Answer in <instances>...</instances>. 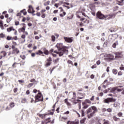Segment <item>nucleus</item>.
<instances>
[{
	"label": "nucleus",
	"instance_id": "nucleus-7",
	"mask_svg": "<svg viewBox=\"0 0 124 124\" xmlns=\"http://www.w3.org/2000/svg\"><path fill=\"white\" fill-rule=\"evenodd\" d=\"M96 16L97 18L100 20H106L108 16L104 15L103 14L101 13V12L98 11L97 12Z\"/></svg>",
	"mask_w": 124,
	"mask_h": 124
},
{
	"label": "nucleus",
	"instance_id": "nucleus-55",
	"mask_svg": "<svg viewBox=\"0 0 124 124\" xmlns=\"http://www.w3.org/2000/svg\"><path fill=\"white\" fill-rule=\"evenodd\" d=\"M0 37H1L2 38H4V37H5V35H4L3 33H1L0 34Z\"/></svg>",
	"mask_w": 124,
	"mask_h": 124
},
{
	"label": "nucleus",
	"instance_id": "nucleus-19",
	"mask_svg": "<svg viewBox=\"0 0 124 124\" xmlns=\"http://www.w3.org/2000/svg\"><path fill=\"white\" fill-rule=\"evenodd\" d=\"M89 6L92 11H95V5L94 3L90 4Z\"/></svg>",
	"mask_w": 124,
	"mask_h": 124
},
{
	"label": "nucleus",
	"instance_id": "nucleus-33",
	"mask_svg": "<svg viewBox=\"0 0 124 124\" xmlns=\"http://www.w3.org/2000/svg\"><path fill=\"white\" fill-rule=\"evenodd\" d=\"M112 73H113V74H114L115 75H116V74H117L118 73V70L116 69H113L112 70Z\"/></svg>",
	"mask_w": 124,
	"mask_h": 124
},
{
	"label": "nucleus",
	"instance_id": "nucleus-38",
	"mask_svg": "<svg viewBox=\"0 0 124 124\" xmlns=\"http://www.w3.org/2000/svg\"><path fill=\"white\" fill-rule=\"evenodd\" d=\"M65 103H66V104H67V105L68 106H70V104L69 103V102H68V100L67 99H65L64 100Z\"/></svg>",
	"mask_w": 124,
	"mask_h": 124
},
{
	"label": "nucleus",
	"instance_id": "nucleus-25",
	"mask_svg": "<svg viewBox=\"0 0 124 124\" xmlns=\"http://www.w3.org/2000/svg\"><path fill=\"white\" fill-rule=\"evenodd\" d=\"M76 25L78 26V27H83L84 26V24L83 22H77L76 23Z\"/></svg>",
	"mask_w": 124,
	"mask_h": 124
},
{
	"label": "nucleus",
	"instance_id": "nucleus-22",
	"mask_svg": "<svg viewBox=\"0 0 124 124\" xmlns=\"http://www.w3.org/2000/svg\"><path fill=\"white\" fill-rule=\"evenodd\" d=\"M112 119L114 122H119V121H121V119L117 117V116H113Z\"/></svg>",
	"mask_w": 124,
	"mask_h": 124
},
{
	"label": "nucleus",
	"instance_id": "nucleus-18",
	"mask_svg": "<svg viewBox=\"0 0 124 124\" xmlns=\"http://www.w3.org/2000/svg\"><path fill=\"white\" fill-rule=\"evenodd\" d=\"M28 13H34L35 11L34 10H33V8L32 7V6L29 5V9L28 10Z\"/></svg>",
	"mask_w": 124,
	"mask_h": 124
},
{
	"label": "nucleus",
	"instance_id": "nucleus-28",
	"mask_svg": "<svg viewBox=\"0 0 124 124\" xmlns=\"http://www.w3.org/2000/svg\"><path fill=\"white\" fill-rule=\"evenodd\" d=\"M86 120H87V118H83L80 121V124H85V122H86Z\"/></svg>",
	"mask_w": 124,
	"mask_h": 124
},
{
	"label": "nucleus",
	"instance_id": "nucleus-12",
	"mask_svg": "<svg viewBox=\"0 0 124 124\" xmlns=\"http://www.w3.org/2000/svg\"><path fill=\"white\" fill-rule=\"evenodd\" d=\"M114 54L115 56L114 57V59H122L123 58V52L121 51H118L114 52Z\"/></svg>",
	"mask_w": 124,
	"mask_h": 124
},
{
	"label": "nucleus",
	"instance_id": "nucleus-20",
	"mask_svg": "<svg viewBox=\"0 0 124 124\" xmlns=\"http://www.w3.org/2000/svg\"><path fill=\"white\" fill-rule=\"evenodd\" d=\"M108 17H107L108 20L110 19H112V18H115L116 16V14L115 13H111L108 15Z\"/></svg>",
	"mask_w": 124,
	"mask_h": 124
},
{
	"label": "nucleus",
	"instance_id": "nucleus-26",
	"mask_svg": "<svg viewBox=\"0 0 124 124\" xmlns=\"http://www.w3.org/2000/svg\"><path fill=\"white\" fill-rule=\"evenodd\" d=\"M28 100L26 98H22L21 99V103H27Z\"/></svg>",
	"mask_w": 124,
	"mask_h": 124
},
{
	"label": "nucleus",
	"instance_id": "nucleus-47",
	"mask_svg": "<svg viewBox=\"0 0 124 124\" xmlns=\"http://www.w3.org/2000/svg\"><path fill=\"white\" fill-rule=\"evenodd\" d=\"M81 117H85V110L84 109L81 110Z\"/></svg>",
	"mask_w": 124,
	"mask_h": 124
},
{
	"label": "nucleus",
	"instance_id": "nucleus-23",
	"mask_svg": "<svg viewBox=\"0 0 124 124\" xmlns=\"http://www.w3.org/2000/svg\"><path fill=\"white\" fill-rule=\"evenodd\" d=\"M124 0H121V1H117V4L118 5H124Z\"/></svg>",
	"mask_w": 124,
	"mask_h": 124
},
{
	"label": "nucleus",
	"instance_id": "nucleus-10",
	"mask_svg": "<svg viewBox=\"0 0 124 124\" xmlns=\"http://www.w3.org/2000/svg\"><path fill=\"white\" fill-rule=\"evenodd\" d=\"M12 49L13 50L12 52V55H18V54L20 53V50L18 48L15 47V46H12Z\"/></svg>",
	"mask_w": 124,
	"mask_h": 124
},
{
	"label": "nucleus",
	"instance_id": "nucleus-4",
	"mask_svg": "<svg viewBox=\"0 0 124 124\" xmlns=\"http://www.w3.org/2000/svg\"><path fill=\"white\" fill-rule=\"evenodd\" d=\"M94 95H93L91 97L90 99H86L85 101L82 103V105L83 106L84 109H87L89 107L88 104H91L92 103V101H94Z\"/></svg>",
	"mask_w": 124,
	"mask_h": 124
},
{
	"label": "nucleus",
	"instance_id": "nucleus-44",
	"mask_svg": "<svg viewBox=\"0 0 124 124\" xmlns=\"http://www.w3.org/2000/svg\"><path fill=\"white\" fill-rule=\"evenodd\" d=\"M0 54H2V56L3 57H5V56H6V52L4 51H2L0 52Z\"/></svg>",
	"mask_w": 124,
	"mask_h": 124
},
{
	"label": "nucleus",
	"instance_id": "nucleus-16",
	"mask_svg": "<svg viewBox=\"0 0 124 124\" xmlns=\"http://www.w3.org/2000/svg\"><path fill=\"white\" fill-rule=\"evenodd\" d=\"M64 39L66 42H67L68 43H71L72 41H73V38H68L67 37H64Z\"/></svg>",
	"mask_w": 124,
	"mask_h": 124
},
{
	"label": "nucleus",
	"instance_id": "nucleus-54",
	"mask_svg": "<svg viewBox=\"0 0 124 124\" xmlns=\"http://www.w3.org/2000/svg\"><path fill=\"white\" fill-rule=\"evenodd\" d=\"M51 39H52V41H55L56 40V37H55V36L52 35L51 36Z\"/></svg>",
	"mask_w": 124,
	"mask_h": 124
},
{
	"label": "nucleus",
	"instance_id": "nucleus-27",
	"mask_svg": "<svg viewBox=\"0 0 124 124\" xmlns=\"http://www.w3.org/2000/svg\"><path fill=\"white\" fill-rule=\"evenodd\" d=\"M14 29V28L12 26L7 29V31H8V32H10V31H13Z\"/></svg>",
	"mask_w": 124,
	"mask_h": 124
},
{
	"label": "nucleus",
	"instance_id": "nucleus-56",
	"mask_svg": "<svg viewBox=\"0 0 124 124\" xmlns=\"http://www.w3.org/2000/svg\"><path fill=\"white\" fill-rule=\"evenodd\" d=\"M25 61H21L20 63H18L20 65H24L25 64Z\"/></svg>",
	"mask_w": 124,
	"mask_h": 124
},
{
	"label": "nucleus",
	"instance_id": "nucleus-52",
	"mask_svg": "<svg viewBox=\"0 0 124 124\" xmlns=\"http://www.w3.org/2000/svg\"><path fill=\"white\" fill-rule=\"evenodd\" d=\"M13 92H14V93H17V92H18V88H14Z\"/></svg>",
	"mask_w": 124,
	"mask_h": 124
},
{
	"label": "nucleus",
	"instance_id": "nucleus-64",
	"mask_svg": "<svg viewBox=\"0 0 124 124\" xmlns=\"http://www.w3.org/2000/svg\"><path fill=\"white\" fill-rule=\"evenodd\" d=\"M81 13H82V15H83V16H84V17H89L88 16L86 15L85 13L84 12H81Z\"/></svg>",
	"mask_w": 124,
	"mask_h": 124
},
{
	"label": "nucleus",
	"instance_id": "nucleus-21",
	"mask_svg": "<svg viewBox=\"0 0 124 124\" xmlns=\"http://www.w3.org/2000/svg\"><path fill=\"white\" fill-rule=\"evenodd\" d=\"M79 124V120L77 121H68L67 122V124Z\"/></svg>",
	"mask_w": 124,
	"mask_h": 124
},
{
	"label": "nucleus",
	"instance_id": "nucleus-40",
	"mask_svg": "<svg viewBox=\"0 0 124 124\" xmlns=\"http://www.w3.org/2000/svg\"><path fill=\"white\" fill-rule=\"evenodd\" d=\"M73 98H72L71 99L72 101L74 99H75V98H76V93L74 92L73 93Z\"/></svg>",
	"mask_w": 124,
	"mask_h": 124
},
{
	"label": "nucleus",
	"instance_id": "nucleus-45",
	"mask_svg": "<svg viewBox=\"0 0 124 124\" xmlns=\"http://www.w3.org/2000/svg\"><path fill=\"white\" fill-rule=\"evenodd\" d=\"M14 106H15V104L14 102L11 103L10 104V107H11V108H13Z\"/></svg>",
	"mask_w": 124,
	"mask_h": 124
},
{
	"label": "nucleus",
	"instance_id": "nucleus-17",
	"mask_svg": "<svg viewBox=\"0 0 124 124\" xmlns=\"http://www.w3.org/2000/svg\"><path fill=\"white\" fill-rule=\"evenodd\" d=\"M45 12H46V10L43 9H42L41 12V17L42 18H45V17H46V14L45 13Z\"/></svg>",
	"mask_w": 124,
	"mask_h": 124
},
{
	"label": "nucleus",
	"instance_id": "nucleus-34",
	"mask_svg": "<svg viewBox=\"0 0 124 124\" xmlns=\"http://www.w3.org/2000/svg\"><path fill=\"white\" fill-rule=\"evenodd\" d=\"M17 64H19V63H17V62H15L13 64V65H12V67H13V68H16V67H17V66H16V65H17Z\"/></svg>",
	"mask_w": 124,
	"mask_h": 124
},
{
	"label": "nucleus",
	"instance_id": "nucleus-53",
	"mask_svg": "<svg viewBox=\"0 0 124 124\" xmlns=\"http://www.w3.org/2000/svg\"><path fill=\"white\" fill-rule=\"evenodd\" d=\"M59 60H60V59L57 58V59H56L54 61H53L54 63H57L59 62Z\"/></svg>",
	"mask_w": 124,
	"mask_h": 124
},
{
	"label": "nucleus",
	"instance_id": "nucleus-39",
	"mask_svg": "<svg viewBox=\"0 0 124 124\" xmlns=\"http://www.w3.org/2000/svg\"><path fill=\"white\" fill-rule=\"evenodd\" d=\"M67 119H68L67 117H62L61 118V121H62V122H64V121H66V120H67Z\"/></svg>",
	"mask_w": 124,
	"mask_h": 124
},
{
	"label": "nucleus",
	"instance_id": "nucleus-32",
	"mask_svg": "<svg viewBox=\"0 0 124 124\" xmlns=\"http://www.w3.org/2000/svg\"><path fill=\"white\" fill-rule=\"evenodd\" d=\"M46 115H47V114H39V117L41 118V119H45Z\"/></svg>",
	"mask_w": 124,
	"mask_h": 124
},
{
	"label": "nucleus",
	"instance_id": "nucleus-9",
	"mask_svg": "<svg viewBox=\"0 0 124 124\" xmlns=\"http://www.w3.org/2000/svg\"><path fill=\"white\" fill-rule=\"evenodd\" d=\"M43 52L40 50H39L38 51L36 52V55H39L40 56V55H42V54H44L45 55H49V51L47 50V48L44 47L43 48Z\"/></svg>",
	"mask_w": 124,
	"mask_h": 124
},
{
	"label": "nucleus",
	"instance_id": "nucleus-8",
	"mask_svg": "<svg viewBox=\"0 0 124 124\" xmlns=\"http://www.w3.org/2000/svg\"><path fill=\"white\" fill-rule=\"evenodd\" d=\"M21 25H22V27L21 28L18 29V32H19V33H21V32H23L24 33H25V34H26V35H28V34H29V33H28V31H25L26 28L27 27L26 25V24L22 23Z\"/></svg>",
	"mask_w": 124,
	"mask_h": 124
},
{
	"label": "nucleus",
	"instance_id": "nucleus-37",
	"mask_svg": "<svg viewBox=\"0 0 124 124\" xmlns=\"http://www.w3.org/2000/svg\"><path fill=\"white\" fill-rule=\"evenodd\" d=\"M116 31V30L114 28H111L109 29V31H110V32H114Z\"/></svg>",
	"mask_w": 124,
	"mask_h": 124
},
{
	"label": "nucleus",
	"instance_id": "nucleus-5",
	"mask_svg": "<svg viewBox=\"0 0 124 124\" xmlns=\"http://www.w3.org/2000/svg\"><path fill=\"white\" fill-rule=\"evenodd\" d=\"M105 58V61H107V62H112V61H115V56L113 54H108L104 55Z\"/></svg>",
	"mask_w": 124,
	"mask_h": 124
},
{
	"label": "nucleus",
	"instance_id": "nucleus-46",
	"mask_svg": "<svg viewBox=\"0 0 124 124\" xmlns=\"http://www.w3.org/2000/svg\"><path fill=\"white\" fill-rule=\"evenodd\" d=\"M50 1H47L44 3V5H45V6H46V5H49V4H50Z\"/></svg>",
	"mask_w": 124,
	"mask_h": 124
},
{
	"label": "nucleus",
	"instance_id": "nucleus-51",
	"mask_svg": "<svg viewBox=\"0 0 124 124\" xmlns=\"http://www.w3.org/2000/svg\"><path fill=\"white\" fill-rule=\"evenodd\" d=\"M117 116L118 117H120V118H122V117H123V113L122 112H119L117 114Z\"/></svg>",
	"mask_w": 124,
	"mask_h": 124
},
{
	"label": "nucleus",
	"instance_id": "nucleus-11",
	"mask_svg": "<svg viewBox=\"0 0 124 124\" xmlns=\"http://www.w3.org/2000/svg\"><path fill=\"white\" fill-rule=\"evenodd\" d=\"M116 99L113 97H108L104 100V103H107L109 104L110 102H115Z\"/></svg>",
	"mask_w": 124,
	"mask_h": 124
},
{
	"label": "nucleus",
	"instance_id": "nucleus-13",
	"mask_svg": "<svg viewBox=\"0 0 124 124\" xmlns=\"http://www.w3.org/2000/svg\"><path fill=\"white\" fill-rule=\"evenodd\" d=\"M52 58L51 57H49V58H48L46 60V61L45 62V66H46V67H48V66H50V65H51V64H52Z\"/></svg>",
	"mask_w": 124,
	"mask_h": 124
},
{
	"label": "nucleus",
	"instance_id": "nucleus-42",
	"mask_svg": "<svg viewBox=\"0 0 124 124\" xmlns=\"http://www.w3.org/2000/svg\"><path fill=\"white\" fill-rule=\"evenodd\" d=\"M18 82L20 84V85H22V84L25 83V81L24 80H18Z\"/></svg>",
	"mask_w": 124,
	"mask_h": 124
},
{
	"label": "nucleus",
	"instance_id": "nucleus-43",
	"mask_svg": "<svg viewBox=\"0 0 124 124\" xmlns=\"http://www.w3.org/2000/svg\"><path fill=\"white\" fill-rule=\"evenodd\" d=\"M67 62L68 63V64H71V65H73V62H72L71 60H68Z\"/></svg>",
	"mask_w": 124,
	"mask_h": 124
},
{
	"label": "nucleus",
	"instance_id": "nucleus-6",
	"mask_svg": "<svg viewBox=\"0 0 124 124\" xmlns=\"http://www.w3.org/2000/svg\"><path fill=\"white\" fill-rule=\"evenodd\" d=\"M34 98V103H36L37 102H39L40 101H43V95L42 93H38L35 96Z\"/></svg>",
	"mask_w": 124,
	"mask_h": 124
},
{
	"label": "nucleus",
	"instance_id": "nucleus-63",
	"mask_svg": "<svg viewBox=\"0 0 124 124\" xmlns=\"http://www.w3.org/2000/svg\"><path fill=\"white\" fill-rule=\"evenodd\" d=\"M19 24H20V22L19 21H15V25L16 26H19Z\"/></svg>",
	"mask_w": 124,
	"mask_h": 124
},
{
	"label": "nucleus",
	"instance_id": "nucleus-15",
	"mask_svg": "<svg viewBox=\"0 0 124 124\" xmlns=\"http://www.w3.org/2000/svg\"><path fill=\"white\" fill-rule=\"evenodd\" d=\"M51 118H48L46 119L44 121H43L42 122H43V123H44L46 124H48V123H50V124H54V123H55V120L53 119L52 121H51Z\"/></svg>",
	"mask_w": 124,
	"mask_h": 124
},
{
	"label": "nucleus",
	"instance_id": "nucleus-62",
	"mask_svg": "<svg viewBox=\"0 0 124 124\" xmlns=\"http://www.w3.org/2000/svg\"><path fill=\"white\" fill-rule=\"evenodd\" d=\"M96 67H97L96 64H94V65L92 66L91 68L92 69H93L94 68H96Z\"/></svg>",
	"mask_w": 124,
	"mask_h": 124
},
{
	"label": "nucleus",
	"instance_id": "nucleus-35",
	"mask_svg": "<svg viewBox=\"0 0 124 124\" xmlns=\"http://www.w3.org/2000/svg\"><path fill=\"white\" fill-rule=\"evenodd\" d=\"M33 85H34V83H29L28 85H27V87L30 88H31V87H32V86H33Z\"/></svg>",
	"mask_w": 124,
	"mask_h": 124
},
{
	"label": "nucleus",
	"instance_id": "nucleus-1",
	"mask_svg": "<svg viewBox=\"0 0 124 124\" xmlns=\"http://www.w3.org/2000/svg\"><path fill=\"white\" fill-rule=\"evenodd\" d=\"M56 47L58 49V51L55 50L54 51V53H56L58 55H59V57H62V56H63L64 54H67V53H68L67 47L62 46V43L57 44Z\"/></svg>",
	"mask_w": 124,
	"mask_h": 124
},
{
	"label": "nucleus",
	"instance_id": "nucleus-49",
	"mask_svg": "<svg viewBox=\"0 0 124 124\" xmlns=\"http://www.w3.org/2000/svg\"><path fill=\"white\" fill-rule=\"evenodd\" d=\"M111 36L113 37H115V38H118V36H119V35H118V34L116 33V34H112L111 35Z\"/></svg>",
	"mask_w": 124,
	"mask_h": 124
},
{
	"label": "nucleus",
	"instance_id": "nucleus-61",
	"mask_svg": "<svg viewBox=\"0 0 124 124\" xmlns=\"http://www.w3.org/2000/svg\"><path fill=\"white\" fill-rule=\"evenodd\" d=\"M107 112H108V113H111V112H112V108H108L107 109Z\"/></svg>",
	"mask_w": 124,
	"mask_h": 124
},
{
	"label": "nucleus",
	"instance_id": "nucleus-59",
	"mask_svg": "<svg viewBox=\"0 0 124 124\" xmlns=\"http://www.w3.org/2000/svg\"><path fill=\"white\" fill-rule=\"evenodd\" d=\"M120 70H124V65H123V64H122L121 65V67H120Z\"/></svg>",
	"mask_w": 124,
	"mask_h": 124
},
{
	"label": "nucleus",
	"instance_id": "nucleus-30",
	"mask_svg": "<svg viewBox=\"0 0 124 124\" xmlns=\"http://www.w3.org/2000/svg\"><path fill=\"white\" fill-rule=\"evenodd\" d=\"M117 45H119V43L118 42V41H116L113 45H112V47L113 48H116V46Z\"/></svg>",
	"mask_w": 124,
	"mask_h": 124
},
{
	"label": "nucleus",
	"instance_id": "nucleus-57",
	"mask_svg": "<svg viewBox=\"0 0 124 124\" xmlns=\"http://www.w3.org/2000/svg\"><path fill=\"white\" fill-rule=\"evenodd\" d=\"M7 40H13V39H12V37H10L9 36H8L7 37Z\"/></svg>",
	"mask_w": 124,
	"mask_h": 124
},
{
	"label": "nucleus",
	"instance_id": "nucleus-50",
	"mask_svg": "<svg viewBox=\"0 0 124 124\" xmlns=\"http://www.w3.org/2000/svg\"><path fill=\"white\" fill-rule=\"evenodd\" d=\"M21 38H22L23 39H24V41H26V35L25 34H22L21 35Z\"/></svg>",
	"mask_w": 124,
	"mask_h": 124
},
{
	"label": "nucleus",
	"instance_id": "nucleus-24",
	"mask_svg": "<svg viewBox=\"0 0 124 124\" xmlns=\"http://www.w3.org/2000/svg\"><path fill=\"white\" fill-rule=\"evenodd\" d=\"M0 28L1 30H4V27H3V23L2 20H0Z\"/></svg>",
	"mask_w": 124,
	"mask_h": 124
},
{
	"label": "nucleus",
	"instance_id": "nucleus-60",
	"mask_svg": "<svg viewBox=\"0 0 124 124\" xmlns=\"http://www.w3.org/2000/svg\"><path fill=\"white\" fill-rule=\"evenodd\" d=\"M11 20H12V18L11 17H9L7 18V23H9Z\"/></svg>",
	"mask_w": 124,
	"mask_h": 124
},
{
	"label": "nucleus",
	"instance_id": "nucleus-14",
	"mask_svg": "<svg viewBox=\"0 0 124 124\" xmlns=\"http://www.w3.org/2000/svg\"><path fill=\"white\" fill-rule=\"evenodd\" d=\"M22 13L23 14V15H27V11H26V9H24L23 10L20 11L19 13H18L16 14L17 17H19V18H21V16H22Z\"/></svg>",
	"mask_w": 124,
	"mask_h": 124
},
{
	"label": "nucleus",
	"instance_id": "nucleus-3",
	"mask_svg": "<svg viewBox=\"0 0 124 124\" xmlns=\"http://www.w3.org/2000/svg\"><path fill=\"white\" fill-rule=\"evenodd\" d=\"M123 88H124V86L122 85L113 87L110 89V93H114L117 91L118 93H121V92H122V94H124V89Z\"/></svg>",
	"mask_w": 124,
	"mask_h": 124
},
{
	"label": "nucleus",
	"instance_id": "nucleus-41",
	"mask_svg": "<svg viewBox=\"0 0 124 124\" xmlns=\"http://www.w3.org/2000/svg\"><path fill=\"white\" fill-rule=\"evenodd\" d=\"M85 95H86V94L83 93V94H82V96H83V97H78V99H83V98H84V97H85Z\"/></svg>",
	"mask_w": 124,
	"mask_h": 124
},
{
	"label": "nucleus",
	"instance_id": "nucleus-58",
	"mask_svg": "<svg viewBox=\"0 0 124 124\" xmlns=\"http://www.w3.org/2000/svg\"><path fill=\"white\" fill-rule=\"evenodd\" d=\"M72 18H73V15H72L70 16L67 17V20H70V19H72Z\"/></svg>",
	"mask_w": 124,
	"mask_h": 124
},
{
	"label": "nucleus",
	"instance_id": "nucleus-29",
	"mask_svg": "<svg viewBox=\"0 0 124 124\" xmlns=\"http://www.w3.org/2000/svg\"><path fill=\"white\" fill-rule=\"evenodd\" d=\"M113 107H114L115 108H116V107H118V106H120V103H118V102H115L113 104Z\"/></svg>",
	"mask_w": 124,
	"mask_h": 124
},
{
	"label": "nucleus",
	"instance_id": "nucleus-48",
	"mask_svg": "<svg viewBox=\"0 0 124 124\" xmlns=\"http://www.w3.org/2000/svg\"><path fill=\"white\" fill-rule=\"evenodd\" d=\"M66 14V13L63 12V14H60V17H64V16H65Z\"/></svg>",
	"mask_w": 124,
	"mask_h": 124
},
{
	"label": "nucleus",
	"instance_id": "nucleus-2",
	"mask_svg": "<svg viewBox=\"0 0 124 124\" xmlns=\"http://www.w3.org/2000/svg\"><path fill=\"white\" fill-rule=\"evenodd\" d=\"M97 112H98V110L97 109V108H96V107L94 106H91L86 111L87 118L89 119L93 118V116H94L95 114L97 113Z\"/></svg>",
	"mask_w": 124,
	"mask_h": 124
},
{
	"label": "nucleus",
	"instance_id": "nucleus-36",
	"mask_svg": "<svg viewBox=\"0 0 124 124\" xmlns=\"http://www.w3.org/2000/svg\"><path fill=\"white\" fill-rule=\"evenodd\" d=\"M103 122H104L103 124H110V122H109V121L108 120L104 119Z\"/></svg>",
	"mask_w": 124,
	"mask_h": 124
},
{
	"label": "nucleus",
	"instance_id": "nucleus-31",
	"mask_svg": "<svg viewBox=\"0 0 124 124\" xmlns=\"http://www.w3.org/2000/svg\"><path fill=\"white\" fill-rule=\"evenodd\" d=\"M73 102H74V103H75V104H76V103H78V102H80L81 101L80 100L78 99V100H75L74 99L73 100V101H72Z\"/></svg>",
	"mask_w": 124,
	"mask_h": 124
}]
</instances>
